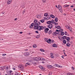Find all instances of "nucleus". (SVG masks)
<instances>
[{
  "label": "nucleus",
  "instance_id": "nucleus-1",
  "mask_svg": "<svg viewBox=\"0 0 75 75\" xmlns=\"http://www.w3.org/2000/svg\"><path fill=\"white\" fill-rule=\"evenodd\" d=\"M41 24V23L40 22H38V23H35L34 26V28L35 30H38L39 31H40L41 30H43L44 28V27L42 26H40Z\"/></svg>",
  "mask_w": 75,
  "mask_h": 75
},
{
  "label": "nucleus",
  "instance_id": "nucleus-2",
  "mask_svg": "<svg viewBox=\"0 0 75 75\" xmlns=\"http://www.w3.org/2000/svg\"><path fill=\"white\" fill-rule=\"evenodd\" d=\"M19 68L20 69H24V66L23 65H20L19 66Z\"/></svg>",
  "mask_w": 75,
  "mask_h": 75
},
{
  "label": "nucleus",
  "instance_id": "nucleus-3",
  "mask_svg": "<svg viewBox=\"0 0 75 75\" xmlns=\"http://www.w3.org/2000/svg\"><path fill=\"white\" fill-rule=\"evenodd\" d=\"M52 25V24H49V25H47V27L49 28L50 29L52 28L53 27Z\"/></svg>",
  "mask_w": 75,
  "mask_h": 75
},
{
  "label": "nucleus",
  "instance_id": "nucleus-4",
  "mask_svg": "<svg viewBox=\"0 0 75 75\" xmlns=\"http://www.w3.org/2000/svg\"><path fill=\"white\" fill-rule=\"evenodd\" d=\"M47 17H45L44 18L45 19V20H49L50 18V15H48L47 16Z\"/></svg>",
  "mask_w": 75,
  "mask_h": 75
},
{
  "label": "nucleus",
  "instance_id": "nucleus-5",
  "mask_svg": "<svg viewBox=\"0 0 75 75\" xmlns=\"http://www.w3.org/2000/svg\"><path fill=\"white\" fill-rule=\"evenodd\" d=\"M49 30V28H46L45 29V32L46 33H48V31Z\"/></svg>",
  "mask_w": 75,
  "mask_h": 75
},
{
  "label": "nucleus",
  "instance_id": "nucleus-6",
  "mask_svg": "<svg viewBox=\"0 0 75 75\" xmlns=\"http://www.w3.org/2000/svg\"><path fill=\"white\" fill-rule=\"evenodd\" d=\"M59 30H56V34H59Z\"/></svg>",
  "mask_w": 75,
  "mask_h": 75
},
{
  "label": "nucleus",
  "instance_id": "nucleus-7",
  "mask_svg": "<svg viewBox=\"0 0 75 75\" xmlns=\"http://www.w3.org/2000/svg\"><path fill=\"white\" fill-rule=\"evenodd\" d=\"M33 59L35 61H38V57H34L33 58Z\"/></svg>",
  "mask_w": 75,
  "mask_h": 75
},
{
  "label": "nucleus",
  "instance_id": "nucleus-8",
  "mask_svg": "<svg viewBox=\"0 0 75 75\" xmlns=\"http://www.w3.org/2000/svg\"><path fill=\"white\" fill-rule=\"evenodd\" d=\"M54 67H59V68L61 67H60L59 65L57 64H54Z\"/></svg>",
  "mask_w": 75,
  "mask_h": 75
},
{
  "label": "nucleus",
  "instance_id": "nucleus-9",
  "mask_svg": "<svg viewBox=\"0 0 75 75\" xmlns=\"http://www.w3.org/2000/svg\"><path fill=\"white\" fill-rule=\"evenodd\" d=\"M57 45L55 44H54L52 45L53 47H57Z\"/></svg>",
  "mask_w": 75,
  "mask_h": 75
},
{
  "label": "nucleus",
  "instance_id": "nucleus-10",
  "mask_svg": "<svg viewBox=\"0 0 75 75\" xmlns=\"http://www.w3.org/2000/svg\"><path fill=\"white\" fill-rule=\"evenodd\" d=\"M58 8H59V9H60V10H61V9H62L61 6L60 5H58Z\"/></svg>",
  "mask_w": 75,
  "mask_h": 75
},
{
  "label": "nucleus",
  "instance_id": "nucleus-11",
  "mask_svg": "<svg viewBox=\"0 0 75 75\" xmlns=\"http://www.w3.org/2000/svg\"><path fill=\"white\" fill-rule=\"evenodd\" d=\"M12 1H10V0H8V1L7 4H10L11 3Z\"/></svg>",
  "mask_w": 75,
  "mask_h": 75
},
{
  "label": "nucleus",
  "instance_id": "nucleus-12",
  "mask_svg": "<svg viewBox=\"0 0 75 75\" xmlns=\"http://www.w3.org/2000/svg\"><path fill=\"white\" fill-rule=\"evenodd\" d=\"M51 22L52 24H55V22L54 21V20L53 19L51 20Z\"/></svg>",
  "mask_w": 75,
  "mask_h": 75
},
{
  "label": "nucleus",
  "instance_id": "nucleus-13",
  "mask_svg": "<svg viewBox=\"0 0 75 75\" xmlns=\"http://www.w3.org/2000/svg\"><path fill=\"white\" fill-rule=\"evenodd\" d=\"M50 16L52 18H55V16H54L53 15H51Z\"/></svg>",
  "mask_w": 75,
  "mask_h": 75
},
{
  "label": "nucleus",
  "instance_id": "nucleus-14",
  "mask_svg": "<svg viewBox=\"0 0 75 75\" xmlns=\"http://www.w3.org/2000/svg\"><path fill=\"white\" fill-rule=\"evenodd\" d=\"M63 53L64 54V56H65L66 57L67 56V54H66L65 53V50H63Z\"/></svg>",
  "mask_w": 75,
  "mask_h": 75
},
{
  "label": "nucleus",
  "instance_id": "nucleus-15",
  "mask_svg": "<svg viewBox=\"0 0 75 75\" xmlns=\"http://www.w3.org/2000/svg\"><path fill=\"white\" fill-rule=\"evenodd\" d=\"M51 23V21H49L47 22V23L48 24H50Z\"/></svg>",
  "mask_w": 75,
  "mask_h": 75
},
{
  "label": "nucleus",
  "instance_id": "nucleus-16",
  "mask_svg": "<svg viewBox=\"0 0 75 75\" xmlns=\"http://www.w3.org/2000/svg\"><path fill=\"white\" fill-rule=\"evenodd\" d=\"M40 21L41 23H43L44 22V19H42Z\"/></svg>",
  "mask_w": 75,
  "mask_h": 75
},
{
  "label": "nucleus",
  "instance_id": "nucleus-17",
  "mask_svg": "<svg viewBox=\"0 0 75 75\" xmlns=\"http://www.w3.org/2000/svg\"><path fill=\"white\" fill-rule=\"evenodd\" d=\"M67 36H65L62 37V38L64 40H65V39H67Z\"/></svg>",
  "mask_w": 75,
  "mask_h": 75
},
{
  "label": "nucleus",
  "instance_id": "nucleus-18",
  "mask_svg": "<svg viewBox=\"0 0 75 75\" xmlns=\"http://www.w3.org/2000/svg\"><path fill=\"white\" fill-rule=\"evenodd\" d=\"M48 15V13H45L44 14V16L45 17H47Z\"/></svg>",
  "mask_w": 75,
  "mask_h": 75
},
{
  "label": "nucleus",
  "instance_id": "nucleus-19",
  "mask_svg": "<svg viewBox=\"0 0 75 75\" xmlns=\"http://www.w3.org/2000/svg\"><path fill=\"white\" fill-rule=\"evenodd\" d=\"M56 28H57V29H60V28H61V27L60 26H57L56 27Z\"/></svg>",
  "mask_w": 75,
  "mask_h": 75
},
{
  "label": "nucleus",
  "instance_id": "nucleus-20",
  "mask_svg": "<svg viewBox=\"0 0 75 75\" xmlns=\"http://www.w3.org/2000/svg\"><path fill=\"white\" fill-rule=\"evenodd\" d=\"M69 40H70V38L69 37H67L66 38V40L67 41H69Z\"/></svg>",
  "mask_w": 75,
  "mask_h": 75
},
{
  "label": "nucleus",
  "instance_id": "nucleus-21",
  "mask_svg": "<svg viewBox=\"0 0 75 75\" xmlns=\"http://www.w3.org/2000/svg\"><path fill=\"white\" fill-rule=\"evenodd\" d=\"M30 65V64H29V63H27L25 64V66L26 67L28 65Z\"/></svg>",
  "mask_w": 75,
  "mask_h": 75
},
{
  "label": "nucleus",
  "instance_id": "nucleus-22",
  "mask_svg": "<svg viewBox=\"0 0 75 75\" xmlns=\"http://www.w3.org/2000/svg\"><path fill=\"white\" fill-rule=\"evenodd\" d=\"M66 45L67 47H70V45H71L70 44L68 43Z\"/></svg>",
  "mask_w": 75,
  "mask_h": 75
},
{
  "label": "nucleus",
  "instance_id": "nucleus-23",
  "mask_svg": "<svg viewBox=\"0 0 75 75\" xmlns=\"http://www.w3.org/2000/svg\"><path fill=\"white\" fill-rule=\"evenodd\" d=\"M4 67H0V68L1 69V70H4V69L5 68H4Z\"/></svg>",
  "mask_w": 75,
  "mask_h": 75
},
{
  "label": "nucleus",
  "instance_id": "nucleus-24",
  "mask_svg": "<svg viewBox=\"0 0 75 75\" xmlns=\"http://www.w3.org/2000/svg\"><path fill=\"white\" fill-rule=\"evenodd\" d=\"M55 21L56 22H57L58 21V18H56L55 19Z\"/></svg>",
  "mask_w": 75,
  "mask_h": 75
},
{
  "label": "nucleus",
  "instance_id": "nucleus-25",
  "mask_svg": "<svg viewBox=\"0 0 75 75\" xmlns=\"http://www.w3.org/2000/svg\"><path fill=\"white\" fill-rule=\"evenodd\" d=\"M38 22V21H37V20H35L34 21V22L35 23V24L36 23H37Z\"/></svg>",
  "mask_w": 75,
  "mask_h": 75
},
{
  "label": "nucleus",
  "instance_id": "nucleus-26",
  "mask_svg": "<svg viewBox=\"0 0 75 75\" xmlns=\"http://www.w3.org/2000/svg\"><path fill=\"white\" fill-rule=\"evenodd\" d=\"M33 48H36V47H37V45H36V44L34 45H33Z\"/></svg>",
  "mask_w": 75,
  "mask_h": 75
},
{
  "label": "nucleus",
  "instance_id": "nucleus-27",
  "mask_svg": "<svg viewBox=\"0 0 75 75\" xmlns=\"http://www.w3.org/2000/svg\"><path fill=\"white\" fill-rule=\"evenodd\" d=\"M34 25H35V23H32L31 24V26H32L33 27V26H34Z\"/></svg>",
  "mask_w": 75,
  "mask_h": 75
},
{
  "label": "nucleus",
  "instance_id": "nucleus-28",
  "mask_svg": "<svg viewBox=\"0 0 75 75\" xmlns=\"http://www.w3.org/2000/svg\"><path fill=\"white\" fill-rule=\"evenodd\" d=\"M68 29L70 31H72V28H71L69 27L68 28Z\"/></svg>",
  "mask_w": 75,
  "mask_h": 75
},
{
  "label": "nucleus",
  "instance_id": "nucleus-29",
  "mask_svg": "<svg viewBox=\"0 0 75 75\" xmlns=\"http://www.w3.org/2000/svg\"><path fill=\"white\" fill-rule=\"evenodd\" d=\"M51 58H54V55H51L50 56Z\"/></svg>",
  "mask_w": 75,
  "mask_h": 75
},
{
  "label": "nucleus",
  "instance_id": "nucleus-30",
  "mask_svg": "<svg viewBox=\"0 0 75 75\" xmlns=\"http://www.w3.org/2000/svg\"><path fill=\"white\" fill-rule=\"evenodd\" d=\"M52 33V31L50 30L49 31V34H51Z\"/></svg>",
  "mask_w": 75,
  "mask_h": 75
},
{
  "label": "nucleus",
  "instance_id": "nucleus-31",
  "mask_svg": "<svg viewBox=\"0 0 75 75\" xmlns=\"http://www.w3.org/2000/svg\"><path fill=\"white\" fill-rule=\"evenodd\" d=\"M64 7H68L69 6V5H64Z\"/></svg>",
  "mask_w": 75,
  "mask_h": 75
},
{
  "label": "nucleus",
  "instance_id": "nucleus-32",
  "mask_svg": "<svg viewBox=\"0 0 75 75\" xmlns=\"http://www.w3.org/2000/svg\"><path fill=\"white\" fill-rule=\"evenodd\" d=\"M63 43H64L65 44H66V43H67L66 42V40H63Z\"/></svg>",
  "mask_w": 75,
  "mask_h": 75
},
{
  "label": "nucleus",
  "instance_id": "nucleus-33",
  "mask_svg": "<svg viewBox=\"0 0 75 75\" xmlns=\"http://www.w3.org/2000/svg\"><path fill=\"white\" fill-rule=\"evenodd\" d=\"M38 60H39V61H41V60H42V58L40 57L38 58Z\"/></svg>",
  "mask_w": 75,
  "mask_h": 75
},
{
  "label": "nucleus",
  "instance_id": "nucleus-34",
  "mask_svg": "<svg viewBox=\"0 0 75 75\" xmlns=\"http://www.w3.org/2000/svg\"><path fill=\"white\" fill-rule=\"evenodd\" d=\"M25 10H23L22 12L23 14H24V13H25Z\"/></svg>",
  "mask_w": 75,
  "mask_h": 75
},
{
  "label": "nucleus",
  "instance_id": "nucleus-35",
  "mask_svg": "<svg viewBox=\"0 0 75 75\" xmlns=\"http://www.w3.org/2000/svg\"><path fill=\"white\" fill-rule=\"evenodd\" d=\"M59 30L60 33H61V31H63V30H62V29H60V30Z\"/></svg>",
  "mask_w": 75,
  "mask_h": 75
},
{
  "label": "nucleus",
  "instance_id": "nucleus-36",
  "mask_svg": "<svg viewBox=\"0 0 75 75\" xmlns=\"http://www.w3.org/2000/svg\"><path fill=\"white\" fill-rule=\"evenodd\" d=\"M39 67L40 68V69H43V67L42 66H40Z\"/></svg>",
  "mask_w": 75,
  "mask_h": 75
},
{
  "label": "nucleus",
  "instance_id": "nucleus-37",
  "mask_svg": "<svg viewBox=\"0 0 75 75\" xmlns=\"http://www.w3.org/2000/svg\"><path fill=\"white\" fill-rule=\"evenodd\" d=\"M40 51L42 52H44V50H43V49H41Z\"/></svg>",
  "mask_w": 75,
  "mask_h": 75
},
{
  "label": "nucleus",
  "instance_id": "nucleus-38",
  "mask_svg": "<svg viewBox=\"0 0 75 75\" xmlns=\"http://www.w3.org/2000/svg\"><path fill=\"white\" fill-rule=\"evenodd\" d=\"M52 75V72H49V73L48 75Z\"/></svg>",
  "mask_w": 75,
  "mask_h": 75
},
{
  "label": "nucleus",
  "instance_id": "nucleus-39",
  "mask_svg": "<svg viewBox=\"0 0 75 75\" xmlns=\"http://www.w3.org/2000/svg\"><path fill=\"white\" fill-rule=\"evenodd\" d=\"M65 35H67V34H68V33L66 31H65Z\"/></svg>",
  "mask_w": 75,
  "mask_h": 75
},
{
  "label": "nucleus",
  "instance_id": "nucleus-40",
  "mask_svg": "<svg viewBox=\"0 0 75 75\" xmlns=\"http://www.w3.org/2000/svg\"><path fill=\"white\" fill-rule=\"evenodd\" d=\"M58 23H56V22H55L54 23V25H58Z\"/></svg>",
  "mask_w": 75,
  "mask_h": 75
},
{
  "label": "nucleus",
  "instance_id": "nucleus-41",
  "mask_svg": "<svg viewBox=\"0 0 75 75\" xmlns=\"http://www.w3.org/2000/svg\"><path fill=\"white\" fill-rule=\"evenodd\" d=\"M61 35H64V32L61 33Z\"/></svg>",
  "mask_w": 75,
  "mask_h": 75
},
{
  "label": "nucleus",
  "instance_id": "nucleus-42",
  "mask_svg": "<svg viewBox=\"0 0 75 75\" xmlns=\"http://www.w3.org/2000/svg\"><path fill=\"white\" fill-rule=\"evenodd\" d=\"M71 69L73 70H75V68H74V67H72Z\"/></svg>",
  "mask_w": 75,
  "mask_h": 75
},
{
  "label": "nucleus",
  "instance_id": "nucleus-43",
  "mask_svg": "<svg viewBox=\"0 0 75 75\" xmlns=\"http://www.w3.org/2000/svg\"><path fill=\"white\" fill-rule=\"evenodd\" d=\"M47 43H49V44H51V42H49V41H48V40L47 41Z\"/></svg>",
  "mask_w": 75,
  "mask_h": 75
},
{
  "label": "nucleus",
  "instance_id": "nucleus-44",
  "mask_svg": "<svg viewBox=\"0 0 75 75\" xmlns=\"http://www.w3.org/2000/svg\"><path fill=\"white\" fill-rule=\"evenodd\" d=\"M15 75H18V73L17 72H16L15 74Z\"/></svg>",
  "mask_w": 75,
  "mask_h": 75
},
{
  "label": "nucleus",
  "instance_id": "nucleus-45",
  "mask_svg": "<svg viewBox=\"0 0 75 75\" xmlns=\"http://www.w3.org/2000/svg\"><path fill=\"white\" fill-rule=\"evenodd\" d=\"M49 67H50V68H52V66L51 65H50L49 66Z\"/></svg>",
  "mask_w": 75,
  "mask_h": 75
},
{
  "label": "nucleus",
  "instance_id": "nucleus-46",
  "mask_svg": "<svg viewBox=\"0 0 75 75\" xmlns=\"http://www.w3.org/2000/svg\"><path fill=\"white\" fill-rule=\"evenodd\" d=\"M42 1H43V3H45V1H46V0H42Z\"/></svg>",
  "mask_w": 75,
  "mask_h": 75
},
{
  "label": "nucleus",
  "instance_id": "nucleus-47",
  "mask_svg": "<svg viewBox=\"0 0 75 75\" xmlns=\"http://www.w3.org/2000/svg\"><path fill=\"white\" fill-rule=\"evenodd\" d=\"M54 34H56V31H55V32H53V35H54Z\"/></svg>",
  "mask_w": 75,
  "mask_h": 75
},
{
  "label": "nucleus",
  "instance_id": "nucleus-48",
  "mask_svg": "<svg viewBox=\"0 0 75 75\" xmlns=\"http://www.w3.org/2000/svg\"><path fill=\"white\" fill-rule=\"evenodd\" d=\"M51 39H49L48 41H49L50 42H51Z\"/></svg>",
  "mask_w": 75,
  "mask_h": 75
},
{
  "label": "nucleus",
  "instance_id": "nucleus-49",
  "mask_svg": "<svg viewBox=\"0 0 75 75\" xmlns=\"http://www.w3.org/2000/svg\"><path fill=\"white\" fill-rule=\"evenodd\" d=\"M2 56H5V55H6V54H2Z\"/></svg>",
  "mask_w": 75,
  "mask_h": 75
},
{
  "label": "nucleus",
  "instance_id": "nucleus-50",
  "mask_svg": "<svg viewBox=\"0 0 75 75\" xmlns=\"http://www.w3.org/2000/svg\"><path fill=\"white\" fill-rule=\"evenodd\" d=\"M51 42H52V43H53L54 42V40H51Z\"/></svg>",
  "mask_w": 75,
  "mask_h": 75
},
{
  "label": "nucleus",
  "instance_id": "nucleus-51",
  "mask_svg": "<svg viewBox=\"0 0 75 75\" xmlns=\"http://www.w3.org/2000/svg\"><path fill=\"white\" fill-rule=\"evenodd\" d=\"M71 73H67V75H71Z\"/></svg>",
  "mask_w": 75,
  "mask_h": 75
},
{
  "label": "nucleus",
  "instance_id": "nucleus-52",
  "mask_svg": "<svg viewBox=\"0 0 75 75\" xmlns=\"http://www.w3.org/2000/svg\"><path fill=\"white\" fill-rule=\"evenodd\" d=\"M35 33H36L37 34H38V31H35Z\"/></svg>",
  "mask_w": 75,
  "mask_h": 75
},
{
  "label": "nucleus",
  "instance_id": "nucleus-53",
  "mask_svg": "<svg viewBox=\"0 0 75 75\" xmlns=\"http://www.w3.org/2000/svg\"><path fill=\"white\" fill-rule=\"evenodd\" d=\"M42 60H43L44 61V60H45V59L44 58H42Z\"/></svg>",
  "mask_w": 75,
  "mask_h": 75
},
{
  "label": "nucleus",
  "instance_id": "nucleus-54",
  "mask_svg": "<svg viewBox=\"0 0 75 75\" xmlns=\"http://www.w3.org/2000/svg\"><path fill=\"white\" fill-rule=\"evenodd\" d=\"M33 26H30L29 27V28H33Z\"/></svg>",
  "mask_w": 75,
  "mask_h": 75
},
{
  "label": "nucleus",
  "instance_id": "nucleus-55",
  "mask_svg": "<svg viewBox=\"0 0 75 75\" xmlns=\"http://www.w3.org/2000/svg\"><path fill=\"white\" fill-rule=\"evenodd\" d=\"M70 7H74V6L72 5L70 6Z\"/></svg>",
  "mask_w": 75,
  "mask_h": 75
},
{
  "label": "nucleus",
  "instance_id": "nucleus-56",
  "mask_svg": "<svg viewBox=\"0 0 75 75\" xmlns=\"http://www.w3.org/2000/svg\"><path fill=\"white\" fill-rule=\"evenodd\" d=\"M64 56H62V58H63V59L64 58Z\"/></svg>",
  "mask_w": 75,
  "mask_h": 75
},
{
  "label": "nucleus",
  "instance_id": "nucleus-57",
  "mask_svg": "<svg viewBox=\"0 0 75 75\" xmlns=\"http://www.w3.org/2000/svg\"><path fill=\"white\" fill-rule=\"evenodd\" d=\"M10 73H11V72H12L13 71L11 70H10Z\"/></svg>",
  "mask_w": 75,
  "mask_h": 75
},
{
  "label": "nucleus",
  "instance_id": "nucleus-58",
  "mask_svg": "<svg viewBox=\"0 0 75 75\" xmlns=\"http://www.w3.org/2000/svg\"><path fill=\"white\" fill-rule=\"evenodd\" d=\"M50 55H53V53H50Z\"/></svg>",
  "mask_w": 75,
  "mask_h": 75
},
{
  "label": "nucleus",
  "instance_id": "nucleus-59",
  "mask_svg": "<svg viewBox=\"0 0 75 75\" xmlns=\"http://www.w3.org/2000/svg\"><path fill=\"white\" fill-rule=\"evenodd\" d=\"M20 34H22V33H23V32H20Z\"/></svg>",
  "mask_w": 75,
  "mask_h": 75
},
{
  "label": "nucleus",
  "instance_id": "nucleus-60",
  "mask_svg": "<svg viewBox=\"0 0 75 75\" xmlns=\"http://www.w3.org/2000/svg\"><path fill=\"white\" fill-rule=\"evenodd\" d=\"M13 70H15L16 69V68H13Z\"/></svg>",
  "mask_w": 75,
  "mask_h": 75
},
{
  "label": "nucleus",
  "instance_id": "nucleus-61",
  "mask_svg": "<svg viewBox=\"0 0 75 75\" xmlns=\"http://www.w3.org/2000/svg\"><path fill=\"white\" fill-rule=\"evenodd\" d=\"M63 15H64V16H66V13H64V14H63Z\"/></svg>",
  "mask_w": 75,
  "mask_h": 75
},
{
  "label": "nucleus",
  "instance_id": "nucleus-62",
  "mask_svg": "<svg viewBox=\"0 0 75 75\" xmlns=\"http://www.w3.org/2000/svg\"><path fill=\"white\" fill-rule=\"evenodd\" d=\"M1 13L2 14H4V12H2Z\"/></svg>",
  "mask_w": 75,
  "mask_h": 75
},
{
  "label": "nucleus",
  "instance_id": "nucleus-63",
  "mask_svg": "<svg viewBox=\"0 0 75 75\" xmlns=\"http://www.w3.org/2000/svg\"><path fill=\"white\" fill-rule=\"evenodd\" d=\"M42 63L43 64H44V63H45V62H42Z\"/></svg>",
  "mask_w": 75,
  "mask_h": 75
},
{
  "label": "nucleus",
  "instance_id": "nucleus-64",
  "mask_svg": "<svg viewBox=\"0 0 75 75\" xmlns=\"http://www.w3.org/2000/svg\"><path fill=\"white\" fill-rule=\"evenodd\" d=\"M17 20V18H16L15 19V20Z\"/></svg>",
  "mask_w": 75,
  "mask_h": 75
}]
</instances>
